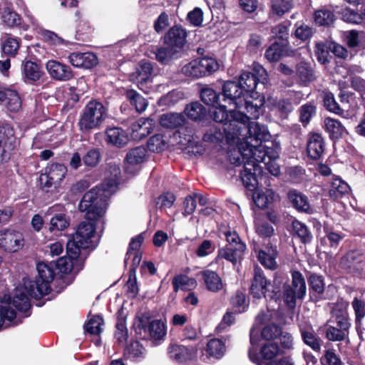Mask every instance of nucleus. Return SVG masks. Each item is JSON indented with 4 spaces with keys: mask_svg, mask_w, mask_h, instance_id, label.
<instances>
[{
    "mask_svg": "<svg viewBox=\"0 0 365 365\" xmlns=\"http://www.w3.org/2000/svg\"><path fill=\"white\" fill-rule=\"evenodd\" d=\"M108 116V108L100 101L91 99L82 110L78 122L79 130L83 133L98 129Z\"/></svg>",
    "mask_w": 365,
    "mask_h": 365,
    "instance_id": "7",
    "label": "nucleus"
},
{
    "mask_svg": "<svg viewBox=\"0 0 365 365\" xmlns=\"http://www.w3.org/2000/svg\"><path fill=\"white\" fill-rule=\"evenodd\" d=\"M108 200L105 189L96 186L83 195L79 209L86 212L88 220H97L105 214L108 205Z\"/></svg>",
    "mask_w": 365,
    "mask_h": 365,
    "instance_id": "6",
    "label": "nucleus"
},
{
    "mask_svg": "<svg viewBox=\"0 0 365 365\" xmlns=\"http://www.w3.org/2000/svg\"><path fill=\"white\" fill-rule=\"evenodd\" d=\"M225 235L228 244L225 247L219 250L218 256L235 264L242 259L246 245L240 240L238 234L235 231L225 232Z\"/></svg>",
    "mask_w": 365,
    "mask_h": 365,
    "instance_id": "12",
    "label": "nucleus"
},
{
    "mask_svg": "<svg viewBox=\"0 0 365 365\" xmlns=\"http://www.w3.org/2000/svg\"><path fill=\"white\" fill-rule=\"evenodd\" d=\"M201 100L207 106H215L218 105L219 96L216 91L210 87H204L200 91Z\"/></svg>",
    "mask_w": 365,
    "mask_h": 365,
    "instance_id": "63",
    "label": "nucleus"
},
{
    "mask_svg": "<svg viewBox=\"0 0 365 365\" xmlns=\"http://www.w3.org/2000/svg\"><path fill=\"white\" fill-rule=\"evenodd\" d=\"M1 19L4 24L9 27L23 28L24 30H26V28H24L21 26L22 18L21 15L9 7L4 9Z\"/></svg>",
    "mask_w": 365,
    "mask_h": 365,
    "instance_id": "42",
    "label": "nucleus"
},
{
    "mask_svg": "<svg viewBox=\"0 0 365 365\" xmlns=\"http://www.w3.org/2000/svg\"><path fill=\"white\" fill-rule=\"evenodd\" d=\"M277 252L276 247H272L268 251L260 250L258 254V259L260 263L265 267L274 269L277 267L276 257Z\"/></svg>",
    "mask_w": 365,
    "mask_h": 365,
    "instance_id": "45",
    "label": "nucleus"
},
{
    "mask_svg": "<svg viewBox=\"0 0 365 365\" xmlns=\"http://www.w3.org/2000/svg\"><path fill=\"white\" fill-rule=\"evenodd\" d=\"M351 307L354 312L355 323L357 325L361 324L365 317V299L355 297L351 302Z\"/></svg>",
    "mask_w": 365,
    "mask_h": 365,
    "instance_id": "54",
    "label": "nucleus"
},
{
    "mask_svg": "<svg viewBox=\"0 0 365 365\" xmlns=\"http://www.w3.org/2000/svg\"><path fill=\"white\" fill-rule=\"evenodd\" d=\"M205 350L209 356L219 359L224 356L226 346L222 339H212L208 341Z\"/></svg>",
    "mask_w": 365,
    "mask_h": 365,
    "instance_id": "41",
    "label": "nucleus"
},
{
    "mask_svg": "<svg viewBox=\"0 0 365 365\" xmlns=\"http://www.w3.org/2000/svg\"><path fill=\"white\" fill-rule=\"evenodd\" d=\"M67 167L63 163H54L45 168V172L48 173L59 184L64 179L67 173Z\"/></svg>",
    "mask_w": 365,
    "mask_h": 365,
    "instance_id": "50",
    "label": "nucleus"
},
{
    "mask_svg": "<svg viewBox=\"0 0 365 365\" xmlns=\"http://www.w3.org/2000/svg\"><path fill=\"white\" fill-rule=\"evenodd\" d=\"M324 140L320 134L313 133L309 135L307 145L309 157L314 160L319 159L324 151Z\"/></svg>",
    "mask_w": 365,
    "mask_h": 365,
    "instance_id": "30",
    "label": "nucleus"
},
{
    "mask_svg": "<svg viewBox=\"0 0 365 365\" xmlns=\"http://www.w3.org/2000/svg\"><path fill=\"white\" fill-rule=\"evenodd\" d=\"M184 74L196 78L205 76L202 68L200 67V61L198 59L193 60L184 66Z\"/></svg>",
    "mask_w": 365,
    "mask_h": 365,
    "instance_id": "64",
    "label": "nucleus"
},
{
    "mask_svg": "<svg viewBox=\"0 0 365 365\" xmlns=\"http://www.w3.org/2000/svg\"><path fill=\"white\" fill-rule=\"evenodd\" d=\"M211 118L217 123H220V125L225 126V124L230 123V121L232 118H236L238 121H240L242 128H245V122L248 117L247 113L245 110L236 109L235 107L230 108L227 110L226 106L219 105L218 106H212V109L210 110Z\"/></svg>",
    "mask_w": 365,
    "mask_h": 365,
    "instance_id": "14",
    "label": "nucleus"
},
{
    "mask_svg": "<svg viewBox=\"0 0 365 365\" xmlns=\"http://www.w3.org/2000/svg\"><path fill=\"white\" fill-rule=\"evenodd\" d=\"M295 75L303 86H308L317 78L315 71L311 63L302 61L295 66Z\"/></svg>",
    "mask_w": 365,
    "mask_h": 365,
    "instance_id": "28",
    "label": "nucleus"
},
{
    "mask_svg": "<svg viewBox=\"0 0 365 365\" xmlns=\"http://www.w3.org/2000/svg\"><path fill=\"white\" fill-rule=\"evenodd\" d=\"M184 113H186L188 118L197 120L205 115V109L200 103L192 102L187 106Z\"/></svg>",
    "mask_w": 365,
    "mask_h": 365,
    "instance_id": "59",
    "label": "nucleus"
},
{
    "mask_svg": "<svg viewBox=\"0 0 365 365\" xmlns=\"http://www.w3.org/2000/svg\"><path fill=\"white\" fill-rule=\"evenodd\" d=\"M125 96L137 112L142 113L146 109L148 106L147 100L135 90H127Z\"/></svg>",
    "mask_w": 365,
    "mask_h": 365,
    "instance_id": "39",
    "label": "nucleus"
},
{
    "mask_svg": "<svg viewBox=\"0 0 365 365\" xmlns=\"http://www.w3.org/2000/svg\"><path fill=\"white\" fill-rule=\"evenodd\" d=\"M105 140L108 145L123 148L129 141L127 132L118 126L108 127L105 131Z\"/></svg>",
    "mask_w": 365,
    "mask_h": 365,
    "instance_id": "24",
    "label": "nucleus"
},
{
    "mask_svg": "<svg viewBox=\"0 0 365 365\" xmlns=\"http://www.w3.org/2000/svg\"><path fill=\"white\" fill-rule=\"evenodd\" d=\"M75 14L77 17L75 38L83 43L90 42L94 37L95 28L79 11H76Z\"/></svg>",
    "mask_w": 365,
    "mask_h": 365,
    "instance_id": "21",
    "label": "nucleus"
},
{
    "mask_svg": "<svg viewBox=\"0 0 365 365\" xmlns=\"http://www.w3.org/2000/svg\"><path fill=\"white\" fill-rule=\"evenodd\" d=\"M361 252L359 250H351L348 252L340 262L341 267L349 273H356L357 264L360 262Z\"/></svg>",
    "mask_w": 365,
    "mask_h": 365,
    "instance_id": "37",
    "label": "nucleus"
},
{
    "mask_svg": "<svg viewBox=\"0 0 365 365\" xmlns=\"http://www.w3.org/2000/svg\"><path fill=\"white\" fill-rule=\"evenodd\" d=\"M143 241L144 237L143 236V233L139 234L131 239L124 259L125 266H127L128 261L131 257L133 253L141 252L140 249Z\"/></svg>",
    "mask_w": 365,
    "mask_h": 365,
    "instance_id": "60",
    "label": "nucleus"
},
{
    "mask_svg": "<svg viewBox=\"0 0 365 365\" xmlns=\"http://www.w3.org/2000/svg\"><path fill=\"white\" fill-rule=\"evenodd\" d=\"M22 74L26 83L34 84L41 78L44 73L39 64L29 60L22 63Z\"/></svg>",
    "mask_w": 365,
    "mask_h": 365,
    "instance_id": "29",
    "label": "nucleus"
},
{
    "mask_svg": "<svg viewBox=\"0 0 365 365\" xmlns=\"http://www.w3.org/2000/svg\"><path fill=\"white\" fill-rule=\"evenodd\" d=\"M286 46L287 45H284V43H280L279 42L273 43L266 50V58L270 62L279 61L281 56H282L284 51H285Z\"/></svg>",
    "mask_w": 365,
    "mask_h": 365,
    "instance_id": "56",
    "label": "nucleus"
},
{
    "mask_svg": "<svg viewBox=\"0 0 365 365\" xmlns=\"http://www.w3.org/2000/svg\"><path fill=\"white\" fill-rule=\"evenodd\" d=\"M349 303L346 302H337L331 309V318L337 327L350 329L351 322L348 313Z\"/></svg>",
    "mask_w": 365,
    "mask_h": 365,
    "instance_id": "27",
    "label": "nucleus"
},
{
    "mask_svg": "<svg viewBox=\"0 0 365 365\" xmlns=\"http://www.w3.org/2000/svg\"><path fill=\"white\" fill-rule=\"evenodd\" d=\"M324 106L328 110L336 114L341 115L345 118H349L354 115L353 111H351V114L347 112L345 113L344 110L341 108L339 104L336 102L334 95L330 92H326L324 95Z\"/></svg>",
    "mask_w": 365,
    "mask_h": 365,
    "instance_id": "46",
    "label": "nucleus"
},
{
    "mask_svg": "<svg viewBox=\"0 0 365 365\" xmlns=\"http://www.w3.org/2000/svg\"><path fill=\"white\" fill-rule=\"evenodd\" d=\"M7 108L11 112L18 111L21 107V100L16 90L7 88L5 101Z\"/></svg>",
    "mask_w": 365,
    "mask_h": 365,
    "instance_id": "49",
    "label": "nucleus"
},
{
    "mask_svg": "<svg viewBox=\"0 0 365 365\" xmlns=\"http://www.w3.org/2000/svg\"><path fill=\"white\" fill-rule=\"evenodd\" d=\"M46 215L51 216L48 227L50 232L63 231L70 225V217L67 215L64 207L61 205L56 204L50 207Z\"/></svg>",
    "mask_w": 365,
    "mask_h": 365,
    "instance_id": "18",
    "label": "nucleus"
},
{
    "mask_svg": "<svg viewBox=\"0 0 365 365\" xmlns=\"http://www.w3.org/2000/svg\"><path fill=\"white\" fill-rule=\"evenodd\" d=\"M349 334V329L342 327L329 326L325 332L326 338L331 341H342Z\"/></svg>",
    "mask_w": 365,
    "mask_h": 365,
    "instance_id": "47",
    "label": "nucleus"
},
{
    "mask_svg": "<svg viewBox=\"0 0 365 365\" xmlns=\"http://www.w3.org/2000/svg\"><path fill=\"white\" fill-rule=\"evenodd\" d=\"M222 93L224 101L227 102L230 106L245 110L254 119H257L263 113L264 98L245 96L239 83L232 81L225 82L222 86Z\"/></svg>",
    "mask_w": 365,
    "mask_h": 365,
    "instance_id": "3",
    "label": "nucleus"
},
{
    "mask_svg": "<svg viewBox=\"0 0 365 365\" xmlns=\"http://www.w3.org/2000/svg\"><path fill=\"white\" fill-rule=\"evenodd\" d=\"M231 304L233 307L234 311L237 313H242L245 312L248 307V302L246 300V297L242 292H237L232 297Z\"/></svg>",
    "mask_w": 365,
    "mask_h": 365,
    "instance_id": "62",
    "label": "nucleus"
},
{
    "mask_svg": "<svg viewBox=\"0 0 365 365\" xmlns=\"http://www.w3.org/2000/svg\"><path fill=\"white\" fill-rule=\"evenodd\" d=\"M151 120L141 118L130 126L131 135L134 140H140L148 136L152 130Z\"/></svg>",
    "mask_w": 365,
    "mask_h": 365,
    "instance_id": "34",
    "label": "nucleus"
},
{
    "mask_svg": "<svg viewBox=\"0 0 365 365\" xmlns=\"http://www.w3.org/2000/svg\"><path fill=\"white\" fill-rule=\"evenodd\" d=\"M153 73V64L148 61L142 60L136 66L135 71L130 75V77L133 81L144 85L151 81Z\"/></svg>",
    "mask_w": 365,
    "mask_h": 365,
    "instance_id": "26",
    "label": "nucleus"
},
{
    "mask_svg": "<svg viewBox=\"0 0 365 365\" xmlns=\"http://www.w3.org/2000/svg\"><path fill=\"white\" fill-rule=\"evenodd\" d=\"M17 138L13 124L6 120H0V165L8 162L16 147Z\"/></svg>",
    "mask_w": 365,
    "mask_h": 365,
    "instance_id": "11",
    "label": "nucleus"
},
{
    "mask_svg": "<svg viewBox=\"0 0 365 365\" xmlns=\"http://www.w3.org/2000/svg\"><path fill=\"white\" fill-rule=\"evenodd\" d=\"M59 273L56 276L53 262L50 264L38 263V275L34 279L29 277L23 279L24 285L17 287L14 290L13 303L15 308L24 314V317L31 314V304L29 296L40 301L43 297L51 294L47 300H51L61 293L76 279L78 273L83 269L85 264L66 255L53 262Z\"/></svg>",
    "mask_w": 365,
    "mask_h": 365,
    "instance_id": "1",
    "label": "nucleus"
},
{
    "mask_svg": "<svg viewBox=\"0 0 365 365\" xmlns=\"http://www.w3.org/2000/svg\"><path fill=\"white\" fill-rule=\"evenodd\" d=\"M349 185L340 178H333L329 188V196L334 200H338L350 192Z\"/></svg>",
    "mask_w": 365,
    "mask_h": 365,
    "instance_id": "38",
    "label": "nucleus"
},
{
    "mask_svg": "<svg viewBox=\"0 0 365 365\" xmlns=\"http://www.w3.org/2000/svg\"><path fill=\"white\" fill-rule=\"evenodd\" d=\"M135 335L142 339L163 340L166 335V325L159 319H152L149 312L138 314L133 324Z\"/></svg>",
    "mask_w": 365,
    "mask_h": 365,
    "instance_id": "8",
    "label": "nucleus"
},
{
    "mask_svg": "<svg viewBox=\"0 0 365 365\" xmlns=\"http://www.w3.org/2000/svg\"><path fill=\"white\" fill-rule=\"evenodd\" d=\"M247 115L248 118L245 122L246 127H242L241 136H245L244 138L245 145L246 147H248V151L254 154V153L257 152V149H267V148H269L268 146L263 145L262 141L268 140L270 134L264 125H260L257 122L248 123L249 119L254 118H251L250 114Z\"/></svg>",
    "mask_w": 365,
    "mask_h": 365,
    "instance_id": "10",
    "label": "nucleus"
},
{
    "mask_svg": "<svg viewBox=\"0 0 365 365\" xmlns=\"http://www.w3.org/2000/svg\"><path fill=\"white\" fill-rule=\"evenodd\" d=\"M287 197L292 206L299 212L305 213L312 212V208L305 195L293 189L288 192Z\"/></svg>",
    "mask_w": 365,
    "mask_h": 365,
    "instance_id": "31",
    "label": "nucleus"
},
{
    "mask_svg": "<svg viewBox=\"0 0 365 365\" xmlns=\"http://www.w3.org/2000/svg\"><path fill=\"white\" fill-rule=\"evenodd\" d=\"M293 7L292 0H272L271 9L274 14L282 16Z\"/></svg>",
    "mask_w": 365,
    "mask_h": 365,
    "instance_id": "55",
    "label": "nucleus"
},
{
    "mask_svg": "<svg viewBox=\"0 0 365 365\" xmlns=\"http://www.w3.org/2000/svg\"><path fill=\"white\" fill-rule=\"evenodd\" d=\"M158 123L161 127L168 130H175L172 135H170V143L174 145L182 143V112L165 113L159 116Z\"/></svg>",
    "mask_w": 365,
    "mask_h": 365,
    "instance_id": "13",
    "label": "nucleus"
},
{
    "mask_svg": "<svg viewBox=\"0 0 365 365\" xmlns=\"http://www.w3.org/2000/svg\"><path fill=\"white\" fill-rule=\"evenodd\" d=\"M52 178L51 175L46 172L41 173L38 178V183L42 191L48 192L56 190L60 186V184Z\"/></svg>",
    "mask_w": 365,
    "mask_h": 365,
    "instance_id": "57",
    "label": "nucleus"
},
{
    "mask_svg": "<svg viewBox=\"0 0 365 365\" xmlns=\"http://www.w3.org/2000/svg\"><path fill=\"white\" fill-rule=\"evenodd\" d=\"M147 149L143 146H138L131 149L126 155L125 160L130 165H138L143 162Z\"/></svg>",
    "mask_w": 365,
    "mask_h": 365,
    "instance_id": "51",
    "label": "nucleus"
},
{
    "mask_svg": "<svg viewBox=\"0 0 365 365\" xmlns=\"http://www.w3.org/2000/svg\"><path fill=\"white\" fill-rule=\"evenodd\" d=\"M270 283L264 277L262 270L258 267H255L254 277L250 289V294L253 298L259 299L262 297L272 299L277 294L269 293Z\"/></svg>",
    "mask_w": 365,
    "mask_h": 365,
    "instance_id": "17",
    "label": "nucleus"
},
{
    "mask_svg": "<svg viewBox=\"0 0 365 365\" xmlns=\"http://www.w3.org/2000/svg\"><path fill=\"white\" fill-rule=\"evenodd\" d=\"M146 350L138 341H130L124 349V356L127 359L140 361L145 357Z\"/></svg>",
    "mask_w": 365,
    "mask_h": 365,
    "instance_id": "35",
    "label": "nucleus"
},
{
    "mask_svg": "<svg viewBox=\"0 0 365 365\" xmlns=\"http://www.w3.org/2000/svg\"><path fill=\"white\" fill-rule=\"evenodd\" d=\"M242 124L236 118H232L225 126H211L204 134L203 140L217 144L225 139L227 144L236 143L242 135Z\"/></svg>",
    "mask_w": 365,
    "mask_h": 365,
    "instance_id": "9",
    "label": "nucleus"
},
{
    "mask_svg": "<svg viewBox=\"0 0 365 365\" xmlns=\"http://www.w3.org/2000/svg\"><path fill=\"white\" fill-rule=\"evenodd\" d=\"M256 71L259 76L252 72L245 71L239 78L238 83L245 96H248L249 93H252L255 90L259 81L262 80L264 83V81L266 80L267 73L263 67L257 66Z\"/></svg>",
    "mask_w": 365,
    "mask_h": 365,
    "instance_id": "19",
    "label": "nucleus"
},
{
    "mask_svg": "<svg viewBox=\"0 0 365 365\" xmlns=\"http://www.w3.org/2000/svg\"><path fill=\"white\" fill-rule=\"evenodd\" d=\"M292 229L294 235L297 236L303 243L307 244L312 241V235L305 224L299 220H294Z\"/></svg>",
    "mask_w": 365,
    "mask_h": 365,
    "instance_id": "48",
    "label": "nucleus"
},
{
    "mask_svg": "<svg viewBox=\"0 0 365 365\" xmlns=\"http://www.w3.org/2000/svg\"><path fill=\"white\" fill-rule=\"evenodd\" d=\"M317 108L314 103L309 102L302 105L299 110V120L304 125L316 115Z\"/></svg>",
    "mask_w": 365,
    "mask_h": 365,
    "instance_id": "58",
    "label": "nucleus"
},
{
    "mask_svg": "<svg viewBox=\"0 0 365 365\" xmlns=\"http://www.w3.org/2000/svg\"><path fill=\"white\" fill-rule=\"evenodd\" d=\"M314 21L319 26H329L334 21V14L331 10L322 8L315 11Z\"/></svg>",
    "mask_w": 365,
    "mask_h": 365,
    "instance_id": "53",
    "label": "nucleus"
},
{
    "mask_svg": "<svg viewBox=\"0 0 365 365\" xmlns=\"http://www.w3.org/2000/svg\"><path fill=\"white\" fill-rule=\"evenodd\" d=\"M299 330L302 341L313 351L319 352L321 350V339L315 333L312 324L308 322H300Z\"/></svg>",
    "mask_w": 365,
    "mask_h": 365,
    "instance_id": "22",
    "label": "nucleus"
},
{
    "mask_svg": "<svg viewBox=\"0 0 365 365\" xmlns=\"http://www.w3.org/2000/svg\"><path fill=\"white\" fill-rule=\"evenodd\" d=\"M25 244L21 232L13 229L0 230V249L6 252L14 253L21 250Z\"/></svg>",
    "mask_w": 365,
    "mask_h": 365,
    "instance_id": "15",
    "label": "nucleus"
},
{
    "mask_svg": "<svg viewBox=\"0 0 365 365\" xmlns=\"http://www.w3.org/2000/svg\"><path fill=\"white\" fill-rule=\"evenodd\" d=\"M103 323L104 320L101 315H94L84 325L85 331L91 335H100L102 332L101 326Z\"/></svg>",
    "mask_w": 365,
    "mask_h": 365,
    "instance_id": "52",
    "label": "nucleus"
},
{
    "mask_svg": "<svg viewBox=\"0 0 365 365\" xmlns=\"http://www.w3.org/2000/svg\"><path fill=\"white\" fill-rule=\"evenodd\" d=\"M324 122L325 130L329 133L330 138L338 139L342 136L345 129L341 122L329 117L325 118Z\"/></svg>",
    "mask_w": 365,
    "mask_h": 365,
    "instance_id": "43",
    "label": "nucleus"
},
{
    "mask_svg": "<svg viewBox=\"0 0 365 365\" xmlns=\"http://www.w3.org/2000/svg\"><path fill=\"white\" fill-rule=\"evenodd\" d=\"M100 160L101 153L99 148H97L89 149L82 158L83 164L90 168H95L97 166Z\"/></svg>",
    "mask_w": 365,
    "mask_h": 365,
    "instance_id": "61",
    "label": "nucleus"
},
{
    "mask_svg": "<svg viewBox=\"0 0 365 365\" xmlns=\"http://www.w3.org/2000/svg\"><path fill=\"white\" fill-rule=\"evenodd\" d=\"M117 322L115 324V331L114 336L118 344L125 343L128 339V332L126 327L127 314L123 308L118 309L116 313Z\"/></svg>",
    "mask_w": 365,
    "mask_h": 365,
    "instance_id": "33",
    "label": "nucleus"
},
{
    "mask_svg": "<svg viewBox=\"0 0 365 365\" xmlns=\"http://www.w3.org/2000/svg\"><path fill=\"white\" fill-rule=\"evenodd\" d=\"M68 58L69 62L77 68H92L98 63V57L93 52H72Z\"/></svg>",
    "mask_w": 365,
    "mask_h": 365,
    "instance_id": "23",
    "label": "nucleus"
},
{
    "mask_svg": "<svg viewBox=\"0 0 365 365\" xmlns=\"http://www.w3.org/2000/svg\"><path fill=\"white\" fill-rule=\"evenodd\" d=\"M163 46L156 48V60L162 64L167 65L173 59L181 56L182 51V27L174 25L170 27L162 38Z\"/></svg>",
    "mask_w": 365,
    "mask_h": 365,
    "instance_id": "5",
    "label": "nucleus"
},
{
    "mask_svg": "<svg viewBox=\"0 0 365 365\" xmlns=\"http://www.w3.org/2000/svg\"><path fill=\"white\" fill-rule=\"evenodd\" d=\"M147 149L152 153H162L168 148V142L162 133L154 134L147 141Z\"/></svg>",
    "mask_w": 365,
    "mask_h": 365,
    "instance_id": "44",
    "label": "nucleus"
},
{
    "mask_svg": "<svg viewBox=\"0 0 365 365\" xmlns=\"http://www.w3.org/2000/svg\"><path fill=\"white\" fill-rule=\"evenodd\" d=\"M21 43V39L11 35L7 36L2 43V51L9 58L17 56Z\"/></svg>",
    "mask_w": 365,
    "mask_h": 365,
    "instance_id": "40",
    "label": "nucleus"
},
{
    "mask_svg": "<svg viewBox=\"0 0 365 365\" xmlns=\"http://www.w3.org/2000/svg\"><path fill=\"white\" fill-rule=\"evenodd\" d=\"M227 158L230 163L237 166L242 162L245 165L247 160H253L254 154L248 151V147L245 146V143H242L238 148L231 149L227 152Z\"/></svg>",
    "mask_w": 365,
    "mask_h": 365,
    "instance_id": "32",
    "label": "nucleus"
},
{
    "mask_svg": "<svg viewBox=\"0 0 365 365\" xmlns=\"http://www.w3.org/2000/svg\"><path fill=\"white\" fill-rule=\"evenodd\" d=\"M254 153V159L257 164L264 163V168L272 175L277 176L280 173V168L276 160L279 158V148L270 147L267 149L256 150Z\"/></svg>",
    "mask_w": 365,
    "mask_h": 365,
    "instance_id": "16",
    "label": "nucleus"
},
{
    "mask_svg": "<svg viewBox=\"0 0 365 365\" xmlns=\"http://www.w3.org/2000/svg\"><path fill=\"white\" fill-rule=\"evenodd\" d=\"M46 69L51 77L56 81H68L74 78V72L70 66L58 61H48Z\"/></svg>",
    "mask_w": 365,
    "mask_h": 365,
    "instance_id": "20",
    "label": "nucleus"
},
{
    "mask_svg": "<svg viewBox=\"0 0 365 365\" xmlns=\"http://www.w3.org/2000/svg\"><path fill=\"white\" fill-rule=\"evenodd\" d=\"M262 167L255 159L245 161L243 170L240 171V177L244 185L249 188L255 187L257 183L255 175L257 172L260 173Z\"/></svg>",
    "mask_w": 365,
    "mask_h": 365,
    "instance_id": "25",
    "label": "nucleus"
},
{
    "mask_svg": "<svg viewBox=\"0 0 365 365\" xmlns=\"http://www.w3.org/2000/svg\"><path fill=\"white\" fill-rule=\"evenodd\" d=\"M202 276L209 291L217 292L223 289L222 280L217 272L206 269L202 272Z\"/></svg>",
    "mask_w": 365,
    "mask_h": 365,
    "instance_id": "36",
    "label": "nucleus"
},
{
    "mask_svg": "<svg viewBox=\"0 0 365 365\" xmlns=\"http://www.w3.org/2000/svg\"><path fill=\"white\" fill-rule=\"evenodd\" d=\"M273 292H279L280 285H283L282 298L286 306L289 309L296 307L297 299H303L306 296L307 287L305 279L299 271L292 272V284H287V278L283 274H278L273 281Z\"/></svg>",
    "mask_w": 365,
    "mask_h": 365,
    "instance_id": "4",
    "label": "nucleus"
},
{
    "mask_svg": "<svg viewBox=\"0 0 365 365\" xmlns=\"http://www.w3.org/2000/svg\"><path fill=\"white\" fill-rule=\"evenodd\" d=\"M96 220L81 222L66 243V255L71 259L85 262L90 253L97 247V243L91 240L96 231Z\"/></svg>",
    "mask_w": 365,
    "mask_h": 365,
    "instance_id": "2",
    "label": "nucleus"
}]
</instances>
